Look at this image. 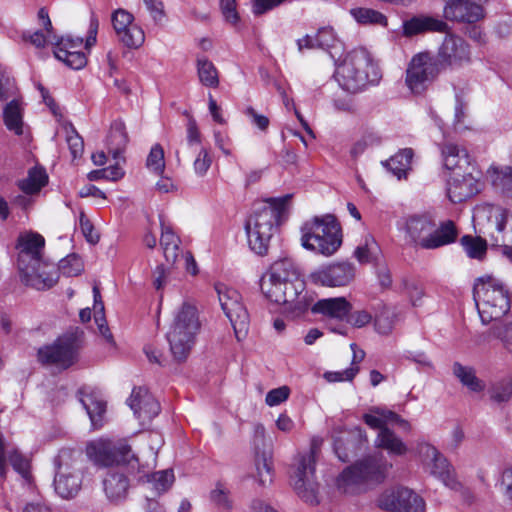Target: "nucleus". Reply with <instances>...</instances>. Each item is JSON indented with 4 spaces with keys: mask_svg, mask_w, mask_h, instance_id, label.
Segmentation results:
<instances>
[{
    "mask_svg": "<svg viewBox=\"0 0 512 512\" xmlns=\"http://www.w3.org/2000/svg\"><path fill=\"white\" fill-rule=\"evenodd\" d=\"M287 197L271 198L254 208L245 229L248 244L258 255L267 254L269 242L285 209Z\"/></svg>",
    "mask_w": 512,
    "mask_h": 512,
    "instance_id": "obj_1",
    "label": "nucleus"
},
{
    "mask_svg": "<svg viewBox=\"0 0 512 512\" xmlns=\"http://www.w3.org/2000/svg\"><path fill=\"white\" fill-rule=\"evenodd\" d=\"M128 143V135L122 121H114L107 137L108 151L113 159L122 156Z\"/></svg>",
    "mask_w": 512,
    "mask_h": 512,
    "instance_id": "obj_35",
    "label": "nucleus"
},
{
    "mask_svg": "<svg viewBox=\"0 0 512 512\" xmlns=\"http://www.w3.org/2000/svg\"><path fill=\"white\" fill-rule=\"evenodd\" d=\"M351 310L352 305L345 297L320 299L311 308L313 313L338 320L346 319Z\"/></svg>",
    "mask_w": 512,
    "mask_h": 512,
    "instance_id": "obj_30",
    "label": "nucleus"
},
{
    "mask_svg": "<svg viewBox=\"0 0 512 512\" xmlns=\"http://www.w3.org/2000/svg\"><path fill=\"white\" fill-rule=\"evenodd\" d=\"M103 491L110 502L119 503L126 499L130 481L128 476L120 471L108 470L102 480Z\"/></svg>",
    "mask_w": 512,
    "mask_h": 512,
    "instance_id": "obj_27",
    "label": "nucleus"
},
{
    "mask_svg": "<svg viewBox=\"0 0 512 512\" xmlns=\"http://www.w3.org/2000/svg\"><path fill=\"white\" fill-rule=\"evenodd\" d=\"M88 457L101 466L133 464L134 459L131 447L124 441H112L109 439H98L87 445Z\"/></svg>",
    "mask_w": 512,
    "mask_h": 512,
    "instance_id": "obj_11",
    "label": "nucleus"
},
{
    "mask_svg": "<svg viewBox=\"0 0 512 512\" xmlns=\"http://www.w3.org/2000/svg\"><path fill=\"white\" fill-rule=\"evenodd\" d=\"M174 474L170 469L153 472L148 477V482L159 494L166 492L174 482Z\"/></svg>",
    "mask_w": 512,
    "mask_h": 512,
    "instance_id": "obj_46",
    "label": "nucleus"
},
{
    "mask_svg": "<svg viewBox=\"0 0 512 512\" xmlns=\"http://www.w3.org/2000/svg\"><path fill=\"white\" fill-rule=\"evenodd\" d=\"M406 494L405 500L401 503L402 512H426L425 500L420 495L408 488Z\"/></svg>",
    "mask_w": 512,
    "mask_h": 512,
    "instance_id": "obj_53",
    "label": "nucleus"
},
{
    "mask_svg": "<svg viewBox=\"0 0 512 512\" xmlns=\"http://www.w3.org/2000/svg\"><path fill=\"white\" fill-rule=\"evenodd\" d=\"M495 231L491 237L495 245L502 247V253L507 257V250H512V218L509 212L503 208H496L491 216Z\"/></svg>",
    "mask_w": 512,
    "mask_h": 512,
    "instance_id": "obj_26",
    "label": "nucleus"
},
{
    "mask_svg": "<svg viewBox=\"0 0 512 512\" xmlns=\"http://www.w3.org/2000/svg\"><path fill=\"white\" fill-rule=\"evenodd\" d=\"M358 372L359 368L357 366H351L343 371L326 372L324 378L328 382L352 381Z\"/></svg>",
    "mask_w": 512,
    "mask_h": 512,
    "instance_id": "obj_56",
    "label": "nucleus"
},
{
    "mask_svg": "<svg viewBox=\"0 0 512 512\" xmlns=\"http://www.w3.org/2000/svg\"><path fill=\"white\" fill-rule=\"evenodd\" d=\"M128 405L142 423L151 421L160 412V404L144 387L133 389Z\"/></svg>",
    "mask_w": 512,
    "mask_h": 512,
    "instance_id": "obj_23",
    "label": "nucleus"
},
{
    "mask_svg": "<svg viewBox=\"0 0 512 512\" xmlns=\"http://www.w3.org/2000/svg\"><path fill=\"white\" fill-rule=\"evenodd\" d=\"M315 39L316 45H318V48L321 49H327L333 46L336 40L334 31L330 27L320 28L315 35Z\"/></svg>",
    "mask_w": 512,
    "mask_h": 512,
    "instance_id": "obj_58",
    "label": "nucleus"
},
{
    "mask_svg": "<svg viewBox=\"0 0 512 512\" xmlns=\"http://www.w3.org/2000/svg\"><path fill=\"white\" fill-rule=\"evenodd\" d=\"M83 38L61 37L56 40L54 55L67 67L79 70L87 64L86 55L80 50L70 51L68 48H81Z\"/></svg>",
    "mask_w": 512,
    "mask_h": 512,
    "instance_id": "obj_24",
    "label": "nucleus"
},
{
    "mask_svg": "<svg viewBox=\"0 0 512 512\" xmlns=\"http://www.w3.org/2000/svg\"><path fill=\"white\" fill-rule=\"evenodd\" d=\"M290 389L287 386H281L270 390L265 398V402L268 406L273 407L286 401L289 397Z\"/></svg>",
    "mask_w": 512,
    "mask_h": 512,
    "instance_id": "obj_55",
    "label": "nucleus"
},
{
    "mask_svg": "<svg viewBox=\"0 0 512 512\" xmlns=\"http://www.w3.org/2000/svg\"><path fill=\"white\" fill-rule=\"evenodd\" d=\"M470 48L464 39L455 35L445 37L435 55L443 70L448 67H460L470 61Z\"/></svg>",
    "mask_w": 512,
    "mask_h": 512,
    "instance_id": "obj_16",
    "label": "nucleus"
},
{
    "mask_svg": "<svg viewBox=\"0 0 512 512\" xmlns=\"http://www.w3.org/2000/svg\"><path fill=\"white\" fill-rule=\"evenodd\" d=\"M192 155H196V158L193 161L194 172L198 176L203 177L204 175H206L212 164V157L210 151L207 148L203 147L199 150L191 151L190 157Z\"/></svg>",
    "mask_w": 512,
    "mask_h": 512,
    "instance_id": "obj_49",
    "label": "nucleus"
},
{
    "mask_svg": "<svg viewBox=\"0 0 512 512\" xmlns=\"http://www.w3.org/2000/svg\"><path fill=\"white\" fill-rule=\"evenodd\" d=\"M203 147L197 123L193 118H190L187 124L186 143L176 152L177 158L180 160V155H182L183 158L188 159L190 158L191 151L199 150Z\"/></svg>",
    "mask_w": 512,
    "mask_h": 512,
    "instance_id": "obj_43",
    "label": "nucleus"
},
{
    "mask_svg": "<svg viewBox=\"0 0 512 512\" xmlns=\"http://www.w3.org/2000/svg\"><path fill=\"white\" fill-rule=\"evenodd\" d=\"M262 277L271 278V281H283L284 285H288L290 297L296 293H303L305 289L293 261L288 258L275 261Z\"/></svg>",
    "mask_w": 512,
    "mask_h": 512,
    "instance_id": "obj_19",
    "label": "nucleus"
},
{
    "mask_svg": "<svg viewBox=\"0 0 512 512\" xmlns=\"http://www.w3.org/2000/svg\"><path fill=\"white\" fill-rule=\"evenodd\" d=\"M222 14L227 22L237 23L239 15L236 11V0H220Z\"/></svg>",
    "mask_w": 512,
    "mask_h": 512,
    "instance_id": "obj_64",
    "label": "nucleus"
},
{
    "mask_svg": "<svg viewBox=\"0 0 512 512\" xmlns=\"http://www.w3.org/2000/svg\"><path fill=\"white\" fill-rule=\"evenodd\" d=\"M397 314L384 307L382 311L375 316L374 325L378 333L388 335L392 332Z\"/></svg>",
    "mask_w": 512,
    "mask_h": 512,
    "instance_id": "obj_47",
    "label": "nucleus"
},
{
    "mask_svg": "<svg viewBox=\"0 0 512 512\" xmlns=\"http://www.w3.org/2000/svg\"><path fill=\"white\" fill-rule=\"evenodd\" d=\"M271 280V278H261V290L267 299L284 305L287 311L295 315H300L308 309L310 302L304 292L290 297L288 285H284L283 281Z\"/></svg>",
    "mask_w": 512,
    "mask_h": 512,
    "instance_id": "obj_14",
    "label": "nucleus"
},
{
    "mask_svg": "<svg viewBox=\"0 0 512 512\" xmlns=\"http://www.w3.org/2000/svg\"><path fill=\"white\" fill-rule=\"evenodd\" d=\"M67 143L73 158L80 157L84 151V143L81 136L71 127L70 133L67 135Z\"/></svg>",
    "mask_w": 512,
    "mask_h": 512,
    "instance_id": "obj_57",
    "label": "nucleus"
},
{
    "mask_svg": "<svg viewBox=\"0 0 512 512\" xmlns=\"http://www.w3.org/2000/svg\"><path fill=\"white\" fill-rule=\"evenodd\" d=\"M380 143V138L373 135H365L362 139H360L358 142L354 144V146L351 149V154L353 157H358L361 155L367 147L377 145Z\"/></svg>",
    "mask_w": 512,
    "mask_h": 512,
    "instance_id": "obj_60",
    "label": "nucleus"
},
{
    "mask_svg": "<svg viewBox=\"0 0 512 512\" xmlns=\"http://www.w3.org/2000/svg\"><path fill=\"white\" fill-rule=\"evenodd\" d=\"M57 270L67 277L77 276L83 271V262L79 256L70 254L60 260Z\"/></svg>",
    "mask_w": 512,
    "mask_h": 512,
    "instance_id": "obj_48",
    "label": "nucleus"
},
{
    "mask_svg": "<svg viewBox=\"0 0 512 512\" xmlns=\"http://www.w3.org/2000/svg\"><path fill=\"white\" fill-rule=\"evenodd\" d=\"M318 449L311 448L295 456L290 470L291 485L297 495L309 504H318V484L315 481V466Z\"/></svg>",
    "mask_w": 512,
    "mask_h": 512,
    "instance_id": "obj_8",
    "label": "nucleus"
},
{
    "mask_svg": "<svg viewBox=\"0 0 512 512\" xmlns=\"http://www.w3.org/2000/svg\"><path fill=\"white\" fill-rule=\"evenodd\" d=\"M492 338L499 339L503 347L512 352V323L495 324L486 332L476 336L475 342L478 345L489 343Z\"/></svg>",
    "mask_w": 512,
    "mask_h": 512,
    "instance_id": "obj_34",
    "label": "nucleus"
},
{
    "mask_svg": "<svg viewBox=\"0 0 512 512\" xmlns=\"http://www.w3.org/2000/svg\"><path fill=\"white\" fill-rule=\"evenodd\" d=\"M354 276V266L347 262L334 263L311 274L314 283L327 287L345 286Z\"/></svg>",
    "mask_w": 512,
    "mask_h": 512,
    "instance_id": "obj_18",
    "label": "nucleus"
},
{
    "mask_svg": "<svg viewBox=\"0 0 512 512\" xmlns=\"http://www.w3.org/2000/svg\"><path fill=\"white\" fill-rule=\"evenodd\" d=\"M9 461L13 468L23 477H27L29 473V462L17 451H13L9 456Z\"/></svg>",
    "mask_w": 512,
    "mask_h": 512,
    "instance_id": "obj_62",
    "label": "nucleus"
},
{
    "mask_svg": "<svg viewBox=\"0 0 512 512\" xmlns=\"http://www.w3.org/2000/svg\"><path fill=\"white\" fill-rule=\"evenodd\" d=\"M405 231L410 242L422 249L433 250L453 243L457 238L455 224L448 220L437 226L427 215H412L406 219Z\"/></svg>",
    "mask_w": 512,
    "mask_h": 512,
    "instance_id": "obj_5",
    "label": "nucleus"
},
{
    "mask_svg": "<svg viewBox=\"0 0 512 512\" xmlns=\"http://www.w3.org/2000/svg\"><path fill=\"white\" fill-rule=\"evenodd\" d=\"M339 434L340 435L336 434V429L333 431L332 438L334 440V450L342 462H347L350 458L348 449L351 444V434L346 431H340Z\"/></svg>",
    "mask_w": 512,
    "mask_h": 512,
    "instance_id": "obj_50",
    "label": "nucleus"
},
{
    "mask_svg": "<svg viewBox=\"0 0 512 512\" xmlns=\"http://www.w3.org/2000/svg\"><path fill=\"white\" fill-rule=\"evenodd\" d=\"M481 190L479 179L472 172L455 173L448 182V196L453 203H460Z\"/></svg>",
    "mask_w": 512,
    "mask_h": 512,
    "instance_id": "obj_25",
    "label": "nucleus"
},
{
    "mask_svg": "<svg viewBox=\"0 0 512 512\" xmlns=\"http://www.w3.org/2000/svg\"><path fill=\"white\" fill-rule=\"evenodd\" d=\"M197 74L202 85L211 88L219 86V75L215 65L206 57H197Z\"/></svg>",
    "mask_w": 512,
    "mask_h": 512,
    "instance_id": "obj_41",
    "label": "nucleus"
},
{
    "mask_svg": "<svg viewBox=\"0 0 512 512\" xmlns=\"http://www.w3.org/2000/svg\"><path fill=\"white\" fill-rule=\"evenodd\" d=\"M215 290L221 308L230 320L236 338L240 341L246 336L249 327V314L241 302V295L224 284H216Z\"/></svg>",
    "mask_w": 512,
    "mask_h": 512,
    "instance_id": "obj_13",
    "label": "nucleus"
},
{
    "mask_svg": "<svg viewBox=\"0 0 512 512\" xmlns=\"http://www.w3.org/2000/svg\"><path fill=\"white\" fill-rule=\"evenodd\" d=\"M200 327L196 306L189 302H183L175 312L173 322L166 334L170 352L175 361L183 362L187 359L195 344Z\"/></svg>",
    "mask_w": 512,
    "mask_h": 512,
    "instance_id": "obj_4",
    "label": "nucleus"
},
{
    "mask_svg": "<svg viewBox=\"0 0 512 512\" xmlns=\"http://www.w3.org/2000/svg\"><path fill=\"white\" fill-rule=\"evenodd\" d=\"M474 300L483 324L498 321L511 308V295L508 288L493 276H483L474 284Z\"/></svg>",
    "mask_w": 512,
    "mask_h": 512,
    "instance_id": "obj_3",
    "label": "nucleus"
},
{
    "mask_svg": "<svg viewBox=\"0 0 512 512\" xmlns=\"http://www.w3.org/2000/svg\"><path fill=\"white\" fill-rule=\"evenodd\" d=\"M403 35L412 37L425 32H445L448 28L446 22L432 16H414L403 22Z\"/></svg>",
    "mask_w": 512,
    "mask_h": 512,
    "instance_id": "obj_28",
    "label": "nucleus"
},
{
    "mask_svg": "<svg viewBox=\"0 0 512 512\" xmlns=\"http://www.w3.org/2000/svg\"><path fill=\"white\" fill-rule=\"evenodd\" d=\"M301 232L302 246L324 256L333 255L342 244L341 227L333 215L314 217Z\"/></svg>",
    "mask_w": 512,
    "mask_h": 512,
    "instance_id": "obj_6",
    "label": "nucleus"
},
{
    "mask_svg": "<svg viewBox=\"0 0 512 512\" xmlns=\"http://www.w3.org/2000/svg\"><path fill=\"white\" fill-rule=\"evenodd\" d=\"M47 174L42 168H33L29 171L27 178L19 182V188L26 195H18L14 198L13 203L22 208H26L30 205V198L27 195H31L40 191V189L47 183Z\"/></svg>",
    "mask_w": 512,
    "mask_h": 512,
    "instance_id": "obj_29",
    "label": "nucleus"
},
{
    "mask_svg": "<svg viewBox=\"0 0 512 512\" xmlns=\"http://www.w3.org/2000/svg\"><path fill=\"white\" fill-rule=\"evenodd\" d=\"M378 448L387 450L391 455L403 456L407 453L408 447L392 430L381 429L375 440Z\"/></svg>",
    "mask_w": 512,
    "mask_h": 512,
    "instance_id": "obj_36",
    "label": "nucleus"
},
{
    "mask_svg": "<svg viewBox=\"0 0 512 512\" xmlns=\"http://www.w3.org/2000/svg\"><path fill=\"white\" fill-rule=\"evenodd\" d=\"M335 78L339 85L350 93H358L381 78L378 67L365 48L348 52L337 65Z\"/></svg>",
    "mask_w": 512,
    "mask_h": 512,
    "instance_id": "obj_2",
    "label": "nucleus"
},
{
    "mask_svg": "<svg viewBox=\"0 0 512 512\" xmlns=\"http://www.w3.org/2000/svg\"><path fill=\"white\" fill-rule=\"evenodd\" d=\"M22 38L24 41L30 42L36 48L45 47L48 41L56 43V40L58 39L56 36L47 32L44 34L42 31H35L32 34L23 33Z\"/></svg>",
    "mask_w": 512,
    "mask_h": 512,
    "instance_id": "obj_54",
    "label": "nucleus"
},
{
    "mask_svg": "<svg viewBox=\"0 0 512 512\" xmlns=\"http://www.w3.org/2000/svg\"><path fill=\"white\" fill-rule=\"evenodd\" d=\"M80 228L86 238L91 244H96L99 241V235L94 231V226L91 221L86 217L84 212L80 213Z\"/></svg>",
    "mask_w": 512,
    "mask_h": 512,
    "instance_id": "obj_59",
    "label": "nucleus"
},
{
    "mask_svg": "<svg viewBox=\"0 0 512 512\" xmlns=\"http://www.w3.org/2000/svg\"><path fill=\"white\" fill-rule=\"evenodd\" d=\"M351 15L361 24H378L387 26L388 20L381 12L370 8H355L351 10Z\"/></svg>",
    "mask_w": 512,
    "mask_h": 512,
    "instance_id": "obj_44",
    "label": "nucleus"
},
{
    "mask_svg": "<svg viewBox=\"0 0 512 512\" xmlns=\"http://www.w3.org/2000/svg\"><path fill=\"white\" fill-rule=\"evenodd\" d=\"M461 244L470 258L482 259L486 254V241L480 237L465 235L461 238Z\"/></svg>",
    "mask_w": 512,
    "mask_h": 512,
    "instance_id": "obj_45",
    "label": "nucleus"
},
{
    "mask_svg": "<svg viewBox=\"0 0 512 512\" xmlns=\"http://www.w3.org/2000/svg\"><path fill=\"white\" fill-rule=\"evenodd\" d=\"M4 123L16 135L23 133L22 108L18 100L10 101L3 111Z\"/></svg>",
    "mask_w": 512,
    "mask_h": 512,
    "instance_id": "obj_42",
    "label": "nucleus"
},
{
    "mask_svg": "<svg viewBox=\"0 0 512 512\" xmlns=\"http://www.w3.org/2000/svg\"><path fill=\"white\" fill-rule=\"evenodd\" d=\"M161 238L160 244L163 249V254L168 263L174 264L179 255V245L180 239L173 232L170 226L165 225L163 221H161Z\"/></svg>",
    "mask_w": 512,
    "mask_h": 512,
    "instance_id": "obj_38",
    "label": "nucleus"
},
{
    "mask_svg": "<svg viewBox=\"0 0 512 512\" xmlns=\"http://www.w3.org/2000/svg\"><path fill=\"white\" fill-rule=\"evenodd\" d=\"M346 320L353 327L362 328L371 322L372 315L365 310H359L351 314L349 313Z\"/></svg>",
    "mask_w": 512,
    "mask_h": 512,
    "instance_id": "obj_63",
    "label": "nucleus"
},
{
    "mask_svg": "<svg viewBox=\"0 0 512 512\" xmlns=\"http://www.w3.org/2000/svg\"><path fill=\"white\" fill-rule=\"evenodd\" d=\"M31 272L20 271L22 281L37 290H45L53 287L59 278V273L53 263L39 261V265H30Z\"/></svg>",
    "mask_w": 512,
    "mask_h": 512,
    "instance_id": "obj_21",
    "label": "nucleus"
},
{
    "mask_svg": "<svg viewBox=\"0 0 512 512\" xmlns=\"http://www.w3.org/2000/svg\"><path fill=\"white\" fill-rule=\"evenodd\" d=\"M45 245L44 238L37 233H30L19 238L18 242V268L19 271H29L30 265H39L42 260L43 249Z\"/></svg>",
    "mask_w": 512,
    "mask_h": 512,
    "instance_id": "obj_20",
    "label": "nucleus"
},
{
    "mask_svg": "<svg viewBox=\"0 0 512 512\" xmlns=\"http://www.w3.org/2000/svg\"><path fill=\"white\" fill-rule=\"evenodd\" d=\"M453 375L472 392H480L484 389L483 382L476 376V371L471 366H464L455 362L452 366Z\"/></svg>",
    "mask_w": 512,
    "mask_h": 512,
    "instance_id": "obj_39",
    "label": "nucleus"
},
{
    "mask_svg": "<svg viewBox=\"0 0 512 512\" xmlns=\"http://www.w3.org/2000/svg\"><path fill=\"white\" fill-rule=\"evenodd\" d=\"M407 488L396 487L385 489L376 499V506L385 512H402L401 503L405 500Z\"/></svg>",
    "mask_w": 512,
    "mask_h": 512,
    "instance_id": "obj_32",
    "label": "nucleus"
},
{
    "mask_svg": "<svg viewBox=\"0 0 512 512\" xmlns=\"http://www.w3.org/2000/svg\"><path fill=\"white\" fill-rule=\"evenodd\" d=\"M81 402L90 417L92 425L97 428L102 425L103 414L106 411V402L96 394H87Z\"/></svg>",
    "mask_w": 512,
    "mask_h": 512,
    "instance_id": "obj_40",
    "label": "nucleus"
},
{
    "mask_svg": "<svg viewBox=\"0 0 512 512\" xmlns=\"http://www.w3.org/2000/svg\"><path fill=\"white\" fill-rule=\"evenodd\" d=\"M413 155L414 153L411 148H405L392 156L389 160L383 162V165L398 179L406 178L407 172L411 168Z\"/></svg>",
    "mask_w": 512,
    "mask_h": 512,
    "instance_id": "obj_37",
    "label": "nucleus"
},
{
    "mask_svg": "<svg viewBox=\"0 0 512 512\" xmlns=\"http://www.w3.org/2000/svg\"><path fill=\"white\" fill-rule=\"evenodd\" d=\"M147 167L154 173L160 175L165 169L164 150L160 144H155L147 157Z\"/></svg>",
    "mask_w": 512,
    "mask_h": 512,
    "instance_id": "obj_51",
    "label": "nucleus"
},
{
    "mask_svg": "<svg viewBox=\"0 0 512 512\" xmlns=\"http://www.w3.org/2000/svg\"><path fill=\"white\" fill-rule=\"evenodd\" d=\"M442 157L444 167L447 170H463L465 172L470 168L469 155L466 149L456 144H445L442 148Z\"/></svg>",
    "mask_w": 512,
    "mask_h": 512,
    "instance_id": "obj_31",
    "label": "nucleus"
},
{
    "mask_svg": "<svg viewBox=\"0 0 512 512\" xmlns=\"http://www.w3.org/2000/svg\"><path fill=\"white\" fill-rule=\"evenodd\" d=\"M443 71L437 57L430 52L415 54L410 60L405 82L413 93L423 92Z\"/></svg>",
    "mask_w": 512,
    "mask_h": 512,
    "instance_id": "obj_10",
    "label": "nucleus"
},
{
    "mask_svg": "<svg viewBox=\"0 0 512 512\" xmlns=\"http://www.w3.org/2000/svg\"><path fill=\"white\" fill-rule=\"evenodd\" d=\"M111 21L118 40L128 48H139L145 40L143 30L133 23L134 17L124 9L112 13Z\"/></svg>",
    "mask_w": 512,
    "mask_h": 512,
    "instance_id": "obj_15",
    "label": "nucleus"
},
{
    "mask_svg": "<svg viewBox=\"0 0 512 512\" xmlns=\"http://www.w3.org/2000/svg\"><path fill=\"white\" fill-rule=\"evenodd\" d=\"M419 453L424 461L431 462V473L440 478L446 486L451 489H457L460 486L451 473L447 459L434 446L422 443L419 445Z\"/></svg>",
    "mask_w": 512,
    "mask_h": 512,
    "instance_id": "obj_22",
    "label": "nucleus"
},
{
    "mask_svg": "<svg viewBox=\"0 0 512 512\" xmlns=\"http://www.w3.org/2000/svg\"><path fill=\"white\" fill-rule=\"evenodd\" d=\"M76 452L63 449L55 459L57 472L54 478L56 493L63 499L73 498L81 489L82 477Z\"/></svg>",
    "mask_w": 512,
    "mask_h": 512,
    "instance_id": "obj_9",
    "label": "nucleus"
},
{
    "mask_svg": "<svg viewBox=\"0 0 512 512\" xmlns=\"http://www.w3.org/2000/svg\"><path fill=\"white\" fill-rule=\"evenodd\" d=\"M487 178L495 190L512 197V167L491 166L487 170Z\"/></svg>",
    "mask_w": 512,
    "mask_h": 512,
    "instance_id": "obj_33",
    "label": "nucleus"
},
{
    "mask_svg": "<svg viewBox=\"0 0 512 512\" xmlns=\"http://www.w3.org/2000/svg\"><path fill=\"white\" fill-rule=\"evenodd\" d=\"M256 472L259 484H261L262 486H266L272 483V465L270 460L265 456V454H262L261 457L257 455Z\"/></svg>",
    "mask_w": 512,
    "mask_h": 512,
    "instance_id": "obj_52",
    "label": "nucleus"
},
{
    "mask_svg": "<svg viewBox=\"0 0 512 512\" xmlns=\"http://www.w3.org/2000/svg\"><path fill=\"white\" fill-rule=\"evenodd\" d=\"M134 459L137 461V463H133L131 465L125 464L130 473L133 474L137 480L141 483H147L148 477L152 474L150 472V468L147 465L140 464L139 459L134 455Z\"/></svg>",
    "mask_w": 512,
    "mask_h": 512,
    "instance_id": "obj_61",
    "label": "nucleus"
},
{
    "mask_svg": "<svg viewBox=\"0 0 512 512\" xmlns=\"http://www.w3.org/2000/svg\"><path fill=\"white\" fill-rule=\"evenodd\" d=\"M482 0H444L443 14L446 20L474 24L484 17Z\"/></svg>",
    "mask_w": 512,
    "mask_h": 512,
    "instance_id": "obj_17",
    "label": "nucleus"
},
{
    "mask_svg": "<svg viewBox=\"0 0 512 512\" xmlns=\"http://www.w3.org/2000/svg\"><path fill=\"white\" fill-rule=\"evenodd\" d=\"M79 339L76 333L58 337L52 344L39 348L38 361L45 365L67 369L77 361Z\"/></svg>",
    "mask_w": 512,
    "mask_h": 512,
    "instance_id": "obj_12",
    "label": "nucleus"
},
{
    "mask_svg": "<svg viewBox=\"0 0 512 512\" xmlns=\"http://www.w3.org/2000/svg\"><path fill=\"white\" fill-rule=\"evenodd\" d=\"M391 467L382 455L368 456L347 467L337 478V487L343 493H357L363 484L382 483Z\"/></svg>",
    "mask_w": 512,
    "mask_h": 512,
    "instance_id": "obj_7",
    "label": "nucleus"
}]
</instances>
